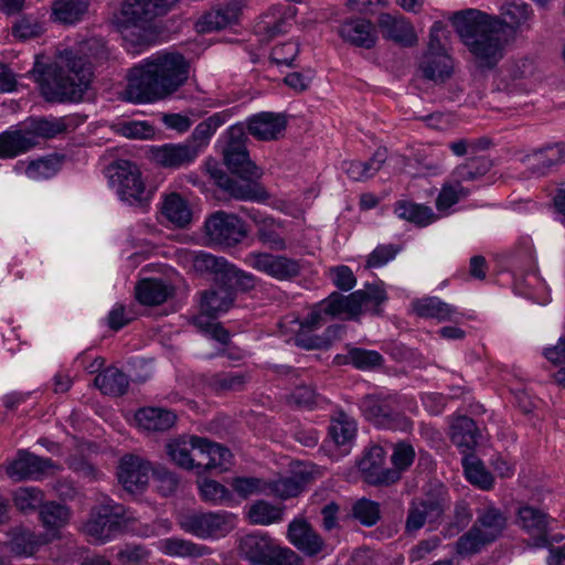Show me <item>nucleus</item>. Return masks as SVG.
Wrapping results in <instances>:
<instances>
[{"label": "nucleus", "mask_w": 565, "mask_h": 565, "mask_svg": "<svg viewBox=\"0 0 565 565\" xmlns=\"http://www.w3.org/2000/svg\"><path fill=\"white\" fill-rule=\"evenodd\" d=\"M108 58L106 42L102 38H89L60 51L54 63L36 61L31 73L46 102L76 103L90 85L94 65Z\"/></svg>", "instance_id": "obj_1"}, {"label": "nucleus", "mask_w": 565, "mask_h": 565, "mask_svg": "<svg viewBox=\"0 0 565 565\" xmlns=\"http://www.w3.org/2000/svg\"><path fill=\"white\" fill-rule=\"evenodd\" d=\"M189 78V63L179 53L158 54L134 66L128 74L126 97L134 103L164 99Z\"/></svg>", "instance_id": "obj_2"}, {"label": "nucleus", "mask_w": 565, "mask_h": 565, "mask_svg": "<svg viewBox=\"0 0 565 565\" xmlns=\"http://www.w3.org/2000/svg\"><path fill=\"white\" fill-rule=\"evenodd\" d=\"M451 21L479 66L492 68L502 60L508 35V24L503 20L467 9L456 12Z\"/></svg>", "instance_id": "obj_3"}, {"label": "nucleus", "mask_w": 565, "mask_h": 565, "mask_svg": "<svg viewBox=\"0 0 565 565\" xmlns=\"http://www.w3.org/2000/svg\"><path fill=\"white\" fill-rule=\"evenodd\" d=\"M135 518L121 504L106 499L95 505L83 526L84 533L96 543H105L122 532Z\"/></svg>", "instance_id": "obj_4"}, {"label": "nucleus", "mask_w": 565, "mask_h": 565, "mask_svg": "<svg viewBox=\"0 0 565 565\" xmlns=\"http://www.w3.org/2000/svg\"><path fill=\"white\" fill-rule=\"evenodd\" d=\"M331 317L356 319L363 311L379 313V307L386 300L384 289L379 285H366L365 289L356 290L348 296L333 291L323 299Z\"/></svg>", "instance_id": "obj_5"}, {"label": "nucleus", "mask_w": 565, "mask_h": 565, "mask_svg": "<svg viewBox=\"0 0 565 565\" xmlns=\"http://www.w3.org/2000/svg\"><path fill=\"white\" fill-rule=\"evenodd\" d=\"M178 524L203 540L223 537L234 529L233 514L227 512L188 511L178 515Z\"/></svg>", "instance_id": "obj_6"}, {"label": "nucleus", "mask_w": 565, "mask_h": 565, "mask_svg": "<svg viewBox=\"0 0 565 565\" xmlns=\"http://www.w3.org/2000/svg\"><path fill=\"white\" fill-rule=\"evenodd\" d=\"M178 0H124L115 17L121 32L131 28L145 29L157 17L166 14Z\"/></svg>", "instance_id": "obj_7"}, {"label": "nucleus", "mask_w": 565, "mask_h": 565, "mask_svg": "<svg viewBox=\"0 0 565 565\" xmlns=\"http://www.w3.org/2000/svg\"><path fill=\"white\" fill-rule=\"evenodd\" d=\"M393 403L390 396L366 395L360 403V409L365 419L377 427L394 430L411 429L412 420L399 413Z\"/></svg>", "instance_id": "obj_8"}, {"label": "nucleus", "mask_w": 565, "mask_h": 565, "mask_svg": "<svg viewBox=\"0 0 565 565\" xmlns=\"http://www.w3.org/2000/svg\"><path fill=\"white\" fill-rule=\"evenodd\" d=\"M109 179L117 185V193L121 200L141 203L147 200L145 183L138 167L130 161L121 160L109 168Z\"/></svg>", "instance_id": "obj_9"}, {"label": "nucleus", "mask_w": 565, "mask_h": 565, "mask_svg": "<svg viewBox=\"0 0 565 565\" xmlns=\"http://www.w3.org/2000/svg\"><path fill=\"white\" fill-rule=\"evenodd\" d=\"M205 232L212 243L225 247L237 245L247 235L244 222L224 211H217L206 220Z\"/></svg>", "instance_id": "obj_10"}, {"label": "nucleus", "mask_w": 565, "mask_h": 565, "mask_svg": "<svg viewBox=\"0 0 565 565\" xmlns=\"http://www.w3.org/2000/svg\"><path fill=\"white\" fill-rule=\"evenodd\" d=\"M247 264L277 280H289L300 274L298 260L285 255L269 253H250L246 258Z\"/></svg>", "instance_id": "obj_11"}, {"label": "nucleus", "mask_w": 565, "mask_h": 565, "mask_svg": "<svg viewBox=\"0 0 565 565\" xmlns=\"http://www.w3.org/2000/svg\"><path fill=\"white\" fill-rule=\"evenodd\" d=\"M520 162L525 167L526 172L534 177H545L554 168L565 163V143H550L542 148L533 149L525 153Z\"/></svg>", "instance_id": "obj_12"}, {"label": "nucleus", "mask_w": 565, "mask_h": 565, "mask_svg": "<svg viewBox=\"0 0 565 565\" xmlns=\"http://www.w3.org/2000/svg\"><path fill=\"white\" fill-rule=\"evenodd\" d=\"M216 184L237 200L262 201L268 198L265 189L256 181L260 177H228L222 170L211 172Z\"/></svg>", "instance_id": "obj_13"}, {"label": "nucleus", "mask_w": 565, "mask_h": 565, "mask_svg": "<svg viewBox=\"0 0 565 565\" xmlns=\"http://www.w3.org/2000/svg\"><path fill=\"white\" fill-rule=\"evenodd\" d=\"M447 508L443 499H415L407 508L405 534L415 535L427 522H435Z\"/></svg>", "instance_id": "obj_14"}, {"label": "nucleus", "mask_w": 565, "mask_h": 565, "mask_svg": "<svg viewBox=\"0 0 565 565\" xmlns=\"http://www.w3.org/2000/svg\"><path fill=\"white\" fill-rule=\"evenodd\" d=\"M384 460L385 451L379 445H374L365 451L359 461V469L369 483L391 484L398 481L397 471H391V468H384Z\"/></svg>", "instance_id": "obj_15"}, {"label": "nucleus", "mask_w": 565, "mask_h": 565, "mask_svg": "<svg viewBox=\"0 0 565 565\" xmlns=\"http://www.w3.org/2000/svg\"><path fill=\"white\" fill-rule=\"evenodd\" d=\"M331 319L333 318L331 317L330 310H328L324 300L317 303L311 309V311L300 321V331L295 338L296 345L307 350H312L319 349L327 344L324 339L320 337H309L306 332H311L321 328Z\"/></svg>", "instance_id": "obj_16"}, {"label": "nucleus", "mask_w": 565, "mask_h": 565, "mask_svg": "<svg viewBox=\"0 0 565 565\" xmlns=\"http://www.w3.org/2000/svg\"><path fill=\"white\" fill-rule=\"evenodd\" d=\"M150 463L135 455L121 458L118 468V479L125 490L130 493L141 491L149 481Z\"/></svg>", "instance_id": "obj_17"}, {"label": "nucleus", "mask_w": 565, "mask_h": 565, "mask_svg": "<svg viewBox=\"0 0 565 565\" xmlns=\"http://www.w3.org/2000/svg\"><path fill=\"white\" fill-rule=\"evenodd\" d=\"M288 539L294 546L308 556H316L326 548L322 536L303 518L295 519L289 523Z\"/></svg>", "instance_id": "obj_18"}, {"label": "nucleus", "mask_w": 565, "mask_h": 565, "mask_svg": "<svg viewBox=\"0 0 565 565\" xmlns=\"http://www.w3.org/2000/svg\"><path fill=\"white\" fill-rule=\"evenodd\" d=\"M287 119L282 114L262 111L247 119V131L257 140H276L286 129Z\"/></svg>", "instance_id": "obj_19"}, {"label": "nucleus", "mask_w": 565, "mask_h": 565, "mask_svg": "<svg viewBox=\"0 0 565 565\" xmlns=\"http://www.w3.org/2000/svg\"><path fill=\"white\" fill-rule=\"evenodd\" d=\"M152 159L160 166L178 169L194 161L199 147L192 143H167L151 150Z\"/></svg>", "instance_id": "obj_20"}, {"label": "nucleus", "mask_w": 565, "mask_h": 565, "mask_svg": "<svg viewBox=\"0 0 565 565\" xmlns=\"http://www.w3.org/2000/svg\"><path fill=\"white\" fill-rule=\"evenodd\" d=\"M518 524L534 540L535 546L547 544L550 516L532 505H522L518 509Z\"/></svg>", "instance_id": "obj_21"}, {"label": "nucleus", "mask_w": 565, "mask_h": 565, "mask_svg": "<svg viewBox=\"0 0 565 565\" xmlns=\"http://www.w3.org/2000/svg\"><path fill=\"white\" fill-rule=\"evenodd\" d=\"M377 25L385 39L403 46H412L417 40L414 28L401 14L382 13L377 18Z\"/></svg>", "instance_id": "obj_22"}, {"label": "nucleus", "mask_w": 565, "mask_h": 565, "mask_svg": "<svg viewBox=\"0 0 565 565\" xmlns=\"http://www.w3.org/2000/svg\"><path fill=\"white\" fill-rule=\"evenodd\" d=\"M53 466L54 463L51 459H44L28 451H20L17 459L8 467L7 472L17 480L36 479L53 468Z\"/></svg>", "instance_id": "obj_23"}, {"label": "nucleus", "mask_w": 565, "mask_h": 565, "mask_svg": "<svg viewBox=\"0 0 565 565\" xmlns=\"http://www.w3.org/2000/svg\"><path fill=\"white\" fill-rule=\"evenodd\" d=\"M340 36L352 45L371 49L376 42L374 25L365 19L344 21L339 28Z\"/></svg>", "instance_id": "obj_24"}, {"label": "nucleus", "mask_w": 565, "mask_h": 565, "mask_svg": "<svg viewBox=\"0 0 565 565\" xmlns=\"http://www.w3.org/2000/svg\"><path fill=\"white\" fill-rule=\"evenodd\" d=\"M418 68L425 79L441 84L451 76L454 65L446 52L424 53Z\"/></svg>", "instance_id": "obj_25"}, {"label": "nucleus", "mask_w": 565, "mask_h": 565, "mask_svg": "<svg viewBox=\"0 0 565 565\" xmlns=\"http://www.w3.org/2000/svg\"><path fill=\"white\" fill-rule=\"evenodd\" d=\"M73 127V119L70 117H33L26 121L24 134L29 137L52 139L65 134Z\"/></svg>", "instance_id": "obj_26"}, {"label": "nucleus", "mask_w": 565, "mask_h": 565, "mask_svg": "<svg viewBox=\"0 0 565 565\" xmlns=\"http://www.w3.org/2000/svg\"><path fill=\"white\" fill-rule=\"evenodd\" d=\"M275 545L269 536L253 533L241 540L239 551L252 565H265Z\"/></svg>", "instance_id": "obj_27"}, {"label": "nucleus", "mask_w": 565, "mask_h": 565, "mask_svg": "<svg viewBox=\"0 0 565 565\" xmlns=\"http://www.w3.org/2000/svg\"><path fill=\"white\" fill-rule=\"evenodd\" d=\"M256 224V236L260 243L269 249L282 252L287 248L282 233V224L273 217L254 216Z\"/></svg>", "instance_id": "obj_28"}, {"label": "nucleus", "mask_w": 565, "mask_h": 565, "mask_svg": "<svg viewBox=\"0 0 565 565\" xmlns=\"http://www.w3.org/2000/svg\"><path fill=\"white\" fill-rule=\"evenodd\" d=\"M479 431L473 419L457 416L450 425V439L462 452L472 450L478 444Z\"/></svg>", "instance_id": "obj_29"}, {"label": "nucleus", "mask_w": 565, "mask_h": 565, "mask_svg": "<svg viewBox=\"0 0 565 565\" xmlns=\"http://www.w3.org/2000/svg\"><path fill=\"white\" fill-rule=\"evenodd\" d=\"M136 420L146 430L164 431L175 424L177 415L162 407H145L136 413Z\"/></svg>", "instance_id": "obj_30"}, {"label": "nucleus", "mask_w": 565, "mask_h": 565, "mask_svg": "<svg viewBox=\"0 0 565 565\" xmlns=\"http://www.w3.org/2000/svg\"><path fill=\"white\" fill-rule=\"evenodd\" d=\"M413 309L422 318L437 319L438 321H455L457 309L444 302L438 297H427L413 302Z\"/></svg>", "instance_id": "obj_31"}, {"label": "nucleus", "mask_w": 565, "mask_h": 565, "mask_svg": "<svg viewBox=\"0 0 565 565\" xmlns=\"http://www.w3.org/2000/svg\"><path fill=\"white\" fill-rule=\"evenodd\" d=\"M290 18L278 8L263 14L255 24V33L263 41H270L279 34L286 33L290 26Z\"/></svg>", "instance_id": "obj_32"}, {"label": "nucleus", "mask_w": 565, "mask_h": 565, "mask_svg": "<svg viewBox=\"0 0 565 565\" xmlns=\"http://www.w3.org/2000/svg\"><path fill=\"white\" fill-rule=\"evenodd\" d=\"M238 14L239 10L232 6L211 10L196 22V29L203 33L225 29L237 22Z\"/></svg>", "instance_id": "obj_33"}, {"label": "nucleus", "mask_w": 565, "mask_h": 565, "mask_svg": "<svg viewBox=\"0 0 565 565\" xmlns=\"http://www.w3.org/2000/svg\"><path fill=\"white\" fill-rule=\"evenodd\" d=\"M35 139L23 130H7L0 134V159L14 158L32 149Z\"/></svg>", "instance_id": "obj_34"}, {"label": "nucleus", "mask_w": 565, "mask_h": 565, "mask_svg": "<svg viewBox=\"0 0 565 565\" xmlns=\"http://www.w3.org/2000/svg\"><path fill=\"white\" fill-rule=\"evenodd\" d=\"M394 212L399 218L419 227L427 226L437 220L431 207L405 200L395 203Z\"/></svg>", "instance_id": "obj_35"}, {"label": "nucleus", "mask_w": 565, "mask_h": 565, "mask_svg": "<svg viewBox=\"0 0 565 565\" xmlns=\"http://www.w3.org/2000/svg\"><path fill=\"white\" fill-rule=\"evenodd\" d=\"M94 384L103 394L124 395L129 386L128 376L115 366H109L96 375Z\"/></svg>", "instance_id": "obj_36"}, {"label": "nucleus", "mask_w": 565, "mask_h": 565, "mask_svg": "<svg viewBox=\"0 0 565 565\" xmlns=\"http://www.w3.org/2000/svg\"><path fill=\"white\" fill-rule=\"evenodd\" d=\"M476 526L490 540L495 541L507 525L505 515L495 507L488 505L479 510Z\"/></svg>", "instance_id": "obj_37"}, {"label": "nucleus", "mask_w": 565, "mask_h": 565, "mask_svg": "<svg viewBox=\"0 0 565 565\" xmlns=\"http://www.w3.org/2000/svg\"><path fill=\"white\" fill-rule=\"evenodd\" d=\"M89 0H54L52 17L63 24H74L87 13Z\"/></svg>", "instance_id": "obj_38"}, {"label": "nucleus", "mask_w": 565, "mask_h": 565, "mask_svg": "<svg viewBox=\"0 0 565 565\" xmlns=\"http://www.w3.org/2000/svg\"><path fill=\"white\" fill-rule=\"evenodd\" d=\"M309 479V473H297L291 477L280 478L278 480L267 482V494L277 497L282 500L297 497L303 491Z\"/></svg>", "instance_id": "obj_39"}, {"label": "nucleus", "mask_w": 565, "mask_h": 565, "mask_svg": "<svg viewBox=\"0 0 565 565\" xmlns=\"http://www.w3.org/2000/svg\"><path fill=\"white\" fill-rule=\"evenodd\" d=\"M233 301V294L226 288L204 291L201 301L202 313L200 316H203L205 319H213L220 312L226 311Z\"/></svg>", "instance_id": "obj_40"}, {"label": "nucleus", "mask_w": 565, "mask_h": 565, "mask_svg": "<svg viewBox=\"0 0 565 565\" xmlns=\"http://www.w3.org/2000/svg\"><path fill=\"white\" fill-rule=\"evenodd\" d=\"M49 542L50 537L46 534H36L30 530L22 529L14 533L10 542L11 552L19 556H31Z\"/></svg>", "instance_id": "obj_41"}, {"label": "nucleus", "mask_w": 565, "mask_h": 565, "mask_svg": "<svg viewBox=\"0 0 565 565\" xmlns=\"http://www.w3.org/2000/svg\"><path fill=\"white\" fill-rule=\"evenodd\" d=\"M284 513V505H274L265 500H257L248 508L247 519L252 524L270 525L282 521Z\"/></svg>", "instance_id": "obj_42"}, {"label": "nucleus", "mask_w": 565, "mask_h": 565, "mask_svg": "<svg viewBox=\"0 0 565 565\" xmlns=\"http://www.w3.org/2000/svg\"><path fill=\"white\" fill-rule=\"evenodd\" d=\"M170 296V290L166 284L159 279H142L136 286V298L146 306H157L164 302Z\"/></svg>", "instance_id": "obj_43"}, {"label": "nucleus", "mask_w": 565, "mask_h": 565, "mask_svg": "<svg viewBox=\"0 0 565 565\" xmlns=\"http://www.w3.org/2000/svg\"><path fill=\"white\" fill-rule=\"evenodd\" d=\"M162 214L179 227L186 226L192 218L188 203L178 193L169 194L162 204Z\"/></svg>", "instance_id": "obj_44"}, {"label": "nucleus", "mask_w": 565, "mask_h": 565, "mask_svg": "<svg viewBox=\"0 0 565 565\" xmlns=\"http://www.w3.org/2000/svg\"><path fill=\"white\" fill-rule=\"evenodd\" d=\"M535 73V63L529 57H519L508 61L503 71V78L508 82L507 88L510 86L518 87L519 82L532 77Z\"/></svg>", "instance_id": "obj_45"}, {"label": "nucleus", "mask_w": 565, "mask_h": 565, "mask_svg": "<svg viewBox=\"0 0 565 565\" xmlns=\"http://www.w3.org/2000/svg\"><path fill=\"white\" fill-rule=\"evenodd\" d=\"M196 443H199V445L201 444V447H205V452L207 454V460H201L203 469H228L232 459V452L230 451L228 448L220 444L213 443L209 439H198Z\"/></svg>", "instance_id": "obj_46"}, {"label": "nucleus", "mask_w": 565, "mask_h": 565, "mask_svg": "<svg viewBox=\"0 0 565 565\" xmlns=\"http://www.w3.org/2000/svg\"><path fill=\"white\" fill-rule=\"evenodd\" d=\"M329 434L337 445L345 446L355 437L356 423L348 414L339 412L329 427Z\"/></svg>", "instance_id": "obj_47"}, {"label": "nucleus", "mask_w": 565, "mask_h": 565, "mask_svg": "<svg viewBox=\"0 0 565 565\" xmlns=\"http://www.w3.org/2000/svg\"><path fill=\"white\" fill-rule=\"evenodd\" d=\"M491 167L492 163L488 157H472L456 167L452 174L459 182L473 181L488 173Z\"/></svg>", "instance_id": "obj_48"}, {"label": "nucleus", "mask_w": 565, "mask_h": 565, "mask_svg": "<svg viewBox=\"0 0 565 565\" xmlns=\"http://www.w3.org/2000/svg\"><path fill=\"white\" fill-rule=\"evenodd\" d=\"M161 550L171 556L200 557L206 553L207 547L184 539L169 537L161 541Z\"/></svg>", "instance_id": "obj_49"}, {"label": "nucleus", "mask_w": 565, "mask_h": 565, "mask_svg": "<svg viewBox=\"0 0 565 565\" xmlns=\"http://www.w3.org/2000/svg\"><path fill=\"white\" fill-rule=\"evenodd\" d=\"M70 515L66 505L56 502H47L41 505L40 516L47 530L56 531L61 529L68 522Z\"/></svg>", "instance_id": "obj_50"}, {"label": "nucleus", "mask_w": 565, "mask_h": 565, "mask_svg": "<svg viewBox=\"0 0 565 565\" xmlns=\"http://www.w3.org/2000/svg\"><path fill=\"white\" fill-rule=\"evenodd\" d=\"M490 543V540L481 532V529L473 524L467 533L457 540L456 552L461 556L476 554Z\"/></svg>", "instance_id": "obj_51"}, {"label": "nucleus", "mask_w": 565, "mask_h": 565, "mask_svg": "<svg viewBox=\"0 0 565 565\" xmlns=\"http://www.w3.org/2000/svg\"><path fill=\"white\" fill-rule=\"evenodd\" d=\"M224 161L235 175L262 177V170L249 159L248 152L224 156Z\"/></svg>", "instance_id": "obj_52"}, {"label": "nucleus", "mask_w": 565, "mask_h": 565, "mask_svg": "<svg viewBox=\"0 0 565 565\" xmlns=\"http://www.w3.org/2000/svg\"><path fill=\"white\" fill-rule=\"evenodd\" d=\"M166 449L170 459L178 466L184 469L194 468L191 439L189 441L180 439L173 440L167 444Z\"/></svg>", "instance_id": "obj_53"}, {"label": "nucleus", "mask_w": 565, "mask_h": 565, "mask_svg": "<svg viewBox=\"0 0 565 565\" xmlns=\"http://www.w3.org/2000/svg\"><path fill=\"white\" fill-rule=\"evenodd\" d=\"M463 467L466 477L472 484L482 490H490L492 488L493 477L481 462L465 458Z\"/></svg>", "instance_id": "obj_54"}, {"label": "nucleus", "mask_w": 565, "mask_h": 565, "mask_svg": "<svg viewBox=\"0 0 565 565\" xmlns=\"http://www.w3.org/2000/svg\"><path fill=\"white\" fill-rule=\"evenodd\" d=\"M415 459V449L411 444L405 441L397 443L394 446L393 454L391 456V461L393 463V468L391 471H397L398 480L401 479V473L407 470Z\"/></svg>", "instance_id": "obj_55"}, {"label": "nucleus", "mask_w": 565, "mask_h": 565, "mask_svg": "<svg viewBox=\"0 0 565 565\" xmlns=\"http://www.w3.org/2000/svg\"><path fill=\"white\" fill-rule=\"evenodd\" d=\"M353 515L365 526L374 525L381 516L379 503L361 499L353 505Z\"/></svg>", "instance_id": "obj_56"}, {"label": "nucleus", "mask_w": 565, "mask_h": 565, "mask_svg": "<svg viewBox=\"0 0 565 565\" xmlns=\"http://www.w3.org/2000/svg\"><path fill=\"white\" fill-rule=\"evenodd\" d=\"M13 501L20 511H33L41 505L43 494L35 488H20L14 492Z\"/></svg>", "instance_id": "obj_57"}, {"label": "nucleus", "mask_w": 565, "mask_h": 565, "mask_svg": "<svg viewBox=\"0 0 565 565\" xmlns=\"http://www.w3.org/2000/svg\"><path fill=\"white\" fill-rule=\"evenodd\" d=\"M467 195L468 190H466L459 181L456 184H444L437 196L436 206L439 211L448 210L455 205L460 198Z\"/></svg>", "instance_id": "obj_58"}, {"label": "nucleus", "mask_w": 565, "mask_h": 565, "mask_svg": "<svg viewBox=\"0 0 565 565\" xmlns=\"http://www.w3.org/2000/svg\"><path fill=\"white\" fill-rule=\"evenodd\" d=\"M247 136L243 125H233L227 130V143L223 150V156L233 153L248 152L246 148Z\"/></svg>", "instance_id": "obj_59"}, {"label": "nucleus", "mask_w": 565, "mask_h": 565, "mask_svg": "<svg viewBox=\"0 0 565 565\" xmlns=\"http://www.w3.org/2000/svg\"><path fill=\"white\" fill-rule=\"evenodd\" d=\"M60 168V161L55 158H42L31 161L26 167V174L32 179H47L54 175Z\"/></svg>", "instance_id": "obj_60"}, {"label": "nucleus", "mask_w": 565, "mask_h": 565, "mask_svg": "<svg viewBox=\"0 0 565 565\" xmlns=\"http://www.w3.org/2000/svg\"><path fill=\"white\" fill-rule=\"evenodd\" d=\"M221 121L217 117L212 116L206 120L200 122L192 132V140L188 143H192L199 147V151L207 143L209 139L215 132Z\"/></svg>", "instance_id": "obj_61"}, {"label": "nucleus", "mask_w": 565, "mask_h": 565, "mask_svg": "<svg viewBox=\"0 0 565 565\" xmlns=\"http://www.w3.org/2000/svg\"><path fill=\"white\" fill-rule=\"evenodd\" d=\"M200 491L204 501L214 504H221L231 498L228 490L214 480H204L200 486Z\"/></svg>", "instance_id": "obj_62"}, {"label": "nucleus", "mask_w": 565, "mask_h": 565, "mask_svg": "<svg viewBox=\"0 0 565 565\" xmlns=\"http://www.w3.org/2000/svg\"><path fill=\"white\" fill-rule=\"evenodd\" d=\"M502 14L509 20L508 22L504 21L509 30L510 25L520 26L525 23L532 15V10L526 3L511 2L503 7Z\"/></svg>", "instance_id": "obj_63"}, {"label": "nucleus", "mask_w": 565, "mask_h": 565, "mask_svg": "<svg viewBox=\"0 0 565 565\" xmlns=\"http://www.w3.org/2000/svg\"><path fill=\"white\" fill-rule=\"evenodd\" d=\"M41 33L42 26L31 17H21L12 25V35L22 41L38 38Z\"/></svg>", "instance_id": "obj_64"}]
</instances>
